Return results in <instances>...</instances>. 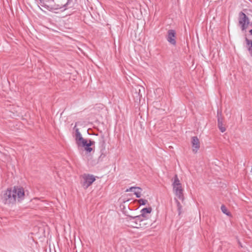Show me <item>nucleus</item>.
<instances>
[{"mask_svg":"<svg viewBox=\"0 0 252 252\" xmlns=\"http://www.w3.org/2000/svg\"><path fill=\"white\" fill-rule=\"evenodd\" d=\"M220 209L223 214H224L227 216H229L230 213L228 211L226 207L224 205H221V207H220Z\"/></svg>","mask_w":252,"mask_h":252,"instance_id":"13","label":"nucleus"},{"mask_svg":"<svg viewBox=\"0 0 252 252\" xmlns=\"http://www.w3.org/2000/svg\"><path fill=\"white\" fill-rule=\"evenodd\" d=\"M141 190L136 189L133 191L134 194L136 195L137 198H140L141 197Z\"/></svg>","mask_w":252,"mask_h":252,"instance_id":"17","label":"nucleus"},{"mask_svg":"<svg viewBox=\"0 0 252 252\" xmlns=\"http://www.w3.org/2000/svg\"><path fill=\"white\" fill-rule=\"evenodd\" d=\"M176 202L177 206L178 214L180 215L182 213V205L177 200H176Z\"/></svg>","mask_w":252,"mask_h":252,"instance_id":"15","label":"nucleus"},{"mask_svg":"<svg viewBox=\"0 0 252 252\" xmlns=\"http://www.w3.org/2000/svg\"><path fill=\"white\" fill-rule=\"evenodd\" d=\"M138 202L141 205H144L147 203V200L146 199H140L138 200Z\"/></svg>","mask_w":252,"mask_h":252,"instance_id":"18","label":"nucleus"},{"mask_svg":"<svg viewBox=\"0 0 252 252\" xmlns=\"http://www.w3.org/2000/svg\"><path fill=\"white\" fill-rule=\"evenodd\" d=\"M251 25L252 26V22L251 23Z\"/></svg>","mask_w":252,"mask_h":252,"instance_id":"21","label":"nucleus"},{"mask_svg":"<svg viewBox=\"0 0 252 252\" xmlns=\"http://www.w3.org/2000/svg\"><path fill=\"white\" fill-rule=\"evenodd\" d=\"M221 114H220L219 112L218 111V127L219 129L220 130L221 132H224L226 129L224 126H223L222 124V118L221 117Z\"/></svg>","mask_w":252,"mask_h":252,"instance_id":"10","label":"nucleus"},{"mask_svg":"<svg viewBox=\"0 0 252 252\" xmlns=\"http://www.w3.org/2000/svg\"><path fill=\"white\" fill-rule=\"evenodd\" d=\"M144 220V219H142L139 216L135 217H129V225L134 228H139L141 227L142 222Z\"/></svg>","mask_w":252,"mask_h":252,"instance_id":"4","label":"nucleus"},{"mask_svg":"<svg viewBox=\"0 0 252 252\" xmlns=\"http://www.w3.org/2000/svg\"><path fill=\"white\" fill-rule=\"evenodd\" d=\"M83 186L85 189H87L95 180V177L93 175L84 174L83 176Z\"/></svg>","mask_w":252,"mask_h":252,"instance_id":"5","label":"nucleus"},{"mask_svg":"<svg viewBox=\"0 0 252 252\" xmlns=\"http://www.w3.org/2000/svg\"><path fill=\"white\" fill-rule=\"evenodd\" d=\"M136 189L141 190V189L139 187H130V188L127 189L126 191V192H128V191H133H133Z\"/></svg>","mask_w":252,"mask_h":252,"instance_id":"16","label":"nucleus"},{"mask_svg":"<svg viewBox=\"0 0 252 252\" xmlns=\"http://www.w3.org/2000/svg\"><path fill=\"white\" fill-rule=\"evenodd\" d=\"M152 212V208L151 207L149 208H144L141 210V214L139 215V217H141L142 219H146V214H150Z\"/></svg>","mask_w":252,"mask_h":252,"instance_id":"11","label":"nucleus"},{"mask_svg":"<svg viewBox=\"0 0 252 252\" xmlns=\"http://www.w3.org/2000/svg\"><path fill=\"white\" fill-rule=\"evenodd\" d=\"M249 50L250 51L251 50V48H249Z\"/></svg>","mask_w":252,"mask_h":252,"instance_id":"22","label":"nucleus"},{"mask_svg":"<svg viewBox=\"0 0 252 252\" xmlns=\"http://www.w3.org/2000/svg\"><path fill=\"white\" fill-rule=\"evenodd\" d=\"M250 33L251 35H252V29L250 31Z\"/></svg>","mask_w":252,"mask_h":252,"instance_id":"20","label":"nucleus"},{"mask_svg":"<svg viewBox=\"0 0 252 252\" xmlns=\"http://www.w3.org/2000/svg\"><path fill=\"white\" fill-rule=\"evenodd\" d=\"M66 2L64 4V11L68 9L71 8L74 6L73 0H66Z\"/></svg>","mask_w":252,"mask_h":252,"instance_id":"12","label":"nucleus"},{"mask_svg":"<svg viewBox=\"0 0 252 252\" xmlns=\"http://www.w3.org/2000/svg\"><path fill=\"white\" fill-rule=\"evenodd\" d=\"M191 145L192 151L196 153L200 148V142L198 138L196 136H193L191 138Z\"/></svg>","mask_w":252,"mask_h":252,"instance_id":"8","label":"nucleus"},{"mask_svg":"<svg viewBox=\"0 0 252 252\" xmlns=\"http://www.w3.org/2000/svg\"><path fill=\"white\" fill-rule=\"evenodd\" d=\"M173 190L178 198L182 200L184 199L183 189L177 176L176 175L173 178L172 183Z\"/></svg>","mask_w":252,"mask_h":252,"instance_id":"2","label":"nucleus"},{"mask_svg":"<svg viewBox=\"0 0 252 252\" xmlns=\"http://www.w3.org/2000/svg\"><path fill=\"white\" fill-rule=\"evenodd\" d=\"M176 32L174 30H169L167 32L166 39L171 44L175 46L176 44Z\"/></svg>","mask_w":252,"mask_h":252,"instance_id":"7","label":"nucleus"},{"mask_svg":"<svg viewBox=\"0 0 252 252\" xmlns=\"http://www.w3.org/2000/svg\"><path fill=\"white\" fill-rule=\"evenodd\" d=\"M245 40L246 41L247 44L250 45L251 47L252 48V40H249L247 38H246Z\"/></svg>","mask_w":252,"mask_h":252,"instance_id":"19","label":"nucleus"},{"mask_svg":"<svg viewBox=\"0 0 252 252\" xmlns=\"http://www.w3.org/2000/svg\"><path fill=\"white\" fill-rule=\"evenodd\" d=\"M25 192L20 187H14L13 189H7L2 195V202L7 205L13 204L16 200L18 201L24 199Z\"/></svg>","mask_w":252,"mask_h":252,"instance_id":"1","label":"nucleus"},{"mask_svg":"<svg viewBox=\"0 0 252 252\" xmlns=\"http://www.w3.org/2000/svg\"><path fill=\"white\" fill-rule=\"evenodd\" d=\"M94 143V142L93 141H92L91 140H89V142H88V141L87 140L86 141H85V144H82L79 147H84L86 152L87 153H90L93 150V149H92V148L91 147V146L92 145H93Z\"/></svg>","mask_w":252,"mask_h":252,"instance_id":"9","label":"nucleus"},{"mask_svg":"<svg viewBox=\"0 0 252 252\" xmlns=\"http://www.w3.org/2000/svg\"><path fill=\"white\" fill-rule=\"evenodd\" d=\"M74 129L75 130L74 137L76 144L78 146H80L82 144H85V141L87 140L82 137L79 129L76 127V126L74 127Z\"/></svg>","mask_w":252,"mask_h":252,"instance_id":"6","label":"nucleus"},{"mask_svg":"<svg viewBox=\"0 0 252 252\" xmlns=\"http://www.w3.org/2000/svg\"><path fill=\"white\" fill-rule=\"evenodd\" d=\"M238 22L241 30L242 31H246L250 24V20L249 17L244 12H240L239 13Z\"/></svg>","mask_w":252,"mask_h":252,"instance_id":"3","label":"nucleus"},{"mask_svg":"<svg viewBox=\"0 0 252 252\" xmlns=\"http://www.w3.org/2000/svg\"><path fill=\"white\" fill-rule=\"evenodd\" d=\"M99 140H100V143H101L102 146L103 147L102 149L101 150V152H102V150H105V146H104L105 141H104V135H101Z\"/></svg>","mask_w":252,"mask_h":252,"instance_id":"14","label":"nucleus"}]
</instances>
